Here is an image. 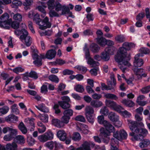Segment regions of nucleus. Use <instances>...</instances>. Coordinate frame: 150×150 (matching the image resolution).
Returning <instances> with one entry per match:
<instances>
[{
    "label": "nucleus",
    "mask_w": 150,
    "mask_h": 150,
    "mask_svg": "<svg viewBox=\"0 0 150 150\" xmlns=\"http://www.w3.org/2000/svg\"><path fill=\"white\" fill-rule=\"evenodd\" d=\"M127 122L128 125L130 129L132 131L129 133V135L134 136L135 134H137L139 132V128L138 127V124L137 122L130 120H128Z\"/></svg>",
    "instance_id": "obj_3"
},
{
    "label": "nucleus",
    "mask_w": 150,
    "mask_h": 150,
    "mask_svg": "<svg viewBox=\"0 0 150 150\" xmlns=\"http://www.w3.org/2000/svg\"><path fill=\"white\" fill-rule=\"evenodd\" d=\"M38 139L40 142H46L48 140L45 134L39 136L38 137Z\"/></svg>",
    "instance_id": "obj_53"
},
{
    "label": "nucleus",
    "mask_w": 150,
    "mask_h": 150,
    "mask_svg": "<svg viewBox=\"0 0 150 150\" xmlns=\"http://www.w3.org/2000/svg\"><path fill=\"white\" fill-rule=\"evenodd\" d=\"M75 68L81 71L83 73H85L87 70V69L86 67L82 66H76Z\"/></svg>",
    "instance_id": "obj_54"
},
{
    "label": "nucleus",
    "mask_w": 150,
    "mask_h": 150,
    "mask_svg": "<svg viewBox=\"0 0 150 150\" xmlns=\"http://www.w3.org/2000/svg\"><path fill=\"white\" fill-rule=\"evenodd\" d=\"M38 125L39 127L38 128V130L39 132L41 133L44 132L45 131L46 129L45 126L40 122H38Z\"/></svg>",
    "instance_id": "obj_30"
},
{
    "label": "nucleus",
    "mask_w": 150,
    "mask_h": 150,
    "mask_svg": "<svg viewBox=\"0 0 150 150\" xmlns=\"http://www.w3.org/2000/svg\"><path fill=\"white\" fill-rule=\"evenodd\" d=\"M52 123L53 125L58 127H63V125L61 121L57 119H53L52 120Z\"/></svg>",
    "instance_id": "obj_26"
},
{
    "label": "nucleus",
    "mask_w": 150,
    "mask_h": 150,
    "mask_svg": "<svg viewBox=\"0 0 150 150\" xmlns=\"http://www.w3.org/2000/svg\"><path fill=\"white\" fill-rule=\"evenodd\" d=\"M139 55L137 54L134 57V65L136 67H141L143 64V60L139 58Z\"/></svg>",
    "instance_id": "obj_13"
},
{
    "label": "nucleus",
    "mask_w": 150,
    "mask_h": 150,
    "mask_svg": "<svg viewBox=\"0 0 150 150\" xmlns=\"http://www.w3.org/2000/svg\"><path fill=\"white\" fill-rule=\"evenodd\" d=\"M70 119V117L64 115L62 117L61 121V122L62 123L63 127L64 126V124H67L69 122Z\"/></svg>",
    "instance_id": "obj_37"
},
{
    "label": "nucleus",
    "mask_w": 150,
    "mask_h": 150,
    "mask_svg": "<svg viewBox=\"0 0 150 150\" xmlns=\"http://www.w3.org/2000/svg\"><path fill=\"white\" fill-rule=\"evenodd\" d=\"M88 121L90 123L93 124L94 121V116L93 114L85 115Z\"/></svg>",
    "instance_id": "obj_40"
},
{
    "label": "nucleus",
    "mask_w": 150,
    "mask_h": 150,
    "mask_svg": "<svg viewBox=\"0 0 150 150\" xmlns=\"http://www.w3.org/2000/svg\"><path fill=\"white\" fill-rule=\"evenodd\" d=\"M54 0H49L47 2L48 8L49 9H54L55 8V3L54 4Z\"/></svg>",
    "instance_id": "obj_41"
},
{
    "label": "nucleus",
    "mask_w": 150,
    "mask_h": 150,
    "mask_svg": "<svg viewBox=\"0 0 150 150\" xmlns=\"http://www.w3.org/2000/svg\"><path fill=\"white\" fill-rule=\"evenodd\" d=\"M91 145L94 146L95 144L91 142H85L82 144V147L73 149L72 150H90V147Z\"/></svg>",
    "instance_id": "obj_11"
},
{
    "label": "nucleus",
    "mask_w": 150,
    "mask_h": 150,
    "mask_svg": "<svg viewBox=\"0 0 150 150\" xmlns=\"http://www.w3.org/2000/svg\"><path fill=\"white\" fill-rule=\"evenodd\" d=\"M28 74L29 77L33 78L34 79H36L38 78L37 73L34 71H31L29 73H28Z\"/></svg>",
    "instance_id": "obj_51"
},
{
    "label": "nucleus",
    "mask_w": 150,
    "mask_h": 150,
    "mask_svg": "<svg viewBox=\"0 0 150 150\" xmlns=\"http://www.w3.org/2000/svg\"><path fill=\"white\" fill-rule=\"evenodd\" d=\"M100 136L102 138H105L108 137V133L107 132L106 130L104 128L102 127L100 130Z\"/></svg>",
    "instance_id": "obj_33"
},
{
    "label": "nucleus",
    "mask_w": 150,
    "mask_h": 150,
    "mask_svg": "<svg viewBox=\"0 0 150 150\" xmlns=\"http://www.w3.org/2000/svg\"><path fill=\"white\" fill-rule=\"evenodd\" d=\"M9 110V108L6 106H4L0 108V116L6 114L8 112Z\"/></svg>",
    "instance_id": "obj_35"
},
{
    "label": "nucleus",
    "mask_w": 150,
    "mask_h": 150,
    "mask_svg": "<svg viewBox=\"0 0 150 150\" xmlns=\"http://www.w3.org/2000/svg\"><path fill=\"white\" fill-rule=\"evenodd\" d=\"M104 97L107 99H110L114 100H117L118 97L115 95L110 93H104Z\"/></svg>",
    "instance_id": "obj_32"
},
{
    "label": "nucleus",
    "mask_w": 150,
    "mask_h": 150,
    "mask_svg": "<svg viewBox=\"0 0 150 150\" xmlns=\"http://www.w3.org/2000/svg\"><path fill=\"white\" fill-rule=\"evenodd\" d=\"M105 103L108 106L110 107L114 108L116 105V103L115 102L108 100H105Z\"/></svg>",
    "instance_id": "obj_36"
},
{
    "label": "nucleus",
    "mask_w": 150,
    "mask_h": 150,
    "mask_svg": "<svg viewBox=\"0 0 150 150\" xmlns=\"http://www.w3.org/2000/svg\"><path fill=\"white\" fill-rule=\"evenodd\" d=\"M97 43L102 46H104L106 44V40L103 37L96 38Z\"/></svg>",
    "instance_id": "obj_25"
},
{
    "label": "nucleus",
    "mask_w": 150,
    "mask_h": 150,
    "mask_svg": "<svg viewBox=\"0 0 150 150\" xmlns=\"http://www.w3.org/2000/svg\"><path fill=\"white\" fill-rule=\"evenodd\" d=\"M116 84V81L114 77H113L111 78V81H108L107 85L108 86L110 90L112 92L115 91V88Z\"/></svg>",
    "instance_id": "obj_10"
},
{
    "label": "nucleus",
    "mask_w": 150,
    "mask_h": 150,
    "mask_svg": "<svg viewBox=\"0 0 150 150\" xmlns=\"http://www.w3.org/2000/svg\"><path fill=\"white\" fill-rule=\"evenodd\" d=\"M62 10V15L68 13L69 12V7L65 5L63 6Z\"/></svg>",
    "instance_id": "obj_52"
},
{
    "label": "nucleus",
    "mask_w": 150,
    "mask_h": 150,
    "mask_svg": "<svg viewBox=\"0 0 150 150\" xmlns=\"http://www.w3.org/2000/svg\"><path fill=\"white\" fill-rule=\"evenodd\" d=\"M48 140L52 139L53 137V134L51 132H47L45 133Z\"/></svg>",
    "instance_id": "obj_55"
},
{
    "label": "nucleus",
    "mask_w": 150,
    "mask_h": 150,
    "mask_svg": "<svg viewBox=\"0 0 150 150\" xmlns=\"http://www.w3.org/2000/svg\"><path fill=\"white\" fill-rule=\"evenodd\" d=\"M74 88L76 91L79 93H82L84 90L83 86L80 84L76 85L75 87Z\"/></svg>",
    "instance_id": "obj_47"
},
{
    "label": "nucleus",
    "mask_w": 150,
    "mask_h": 150,
    "mask_svg": "<svg viewBox=\"0 0 150 150\" xmlns=\"http://www.w3.org/2000/svg\"><path fill=\"white\" fill-rule=\"evenodd\" d=\"M5 120L7 122H14L18 121V117L14 115L11 114L6 117L5 118Z\"/></svg>",
    "instance_id": "obj_19"
},
{
    "label": "nucleus",
    "mask_w": 150,
    "mask_h": 150,
    "mask_svg": "<svg viewBox=\"0 0 150 150\" xmlns=\"http://www.w3.org/2000/svg\"><path fill=\"white\" fill-rule=\"evenodd\" d=\"M16 142L21 145L23 144L25 142V139L23 136L19 135L16 137Z\"/></svg>",
    "instance_id": "obj_28"
},
{
    "label": "nucleus",
    "mask_w": 150,
    "mask_h": 150,
    "mask_svg": "<svg viewBox=\"0 0 150 150\" xmlns=\"http://www.w3.org/2000/svg\"><path fill=\"white\" fill-rule=\"evenodd\" d=\"M18 129L20 130L22 133L25 134L27 132L26 127L22 122H21L19 124L18 126Z\"/></svg>",
    "instance_id": "obj_29"
},
{
    "label": "nucleus",
    "mask_w": 150,
    "mask_h": 150,
    "mask_svg": "<svg viewBox=\"0 0 150 150\" xmlns=\"http://www.w3.org/2000/svg\"><path fill=\"white\" fill-rule=\"evenodd\" d=\"M75 120L81 122H84L86 121V120L84 117L82 115H79L76 117Z\"/></svg>",
    "instance_id": "obj_62"
},
{
    "label": "nucleus",
    "mask_w": 150,
    "mask_h": 150,
    "mask_svg": "<svg viewBox=\"0 0 150 150\" xmlns=\"http://www.w3.org/2000/svg\"><path fill=\"white\" fill-rule=\"evenodd\" d=\"M141 91L143 94L146 93L150 91V86H148L143 88Z\"/></svg>",
    "instance_id": "obj_60"
},
{
    "label": "nucleus",
    "mask_w": 150,
    "mask_h": 150,
    "mask_svg": "<svg viewBox=\"0 0 150 150\" xmlns=\"http://www.w3.org/2000/svg\"><path fill=\"white\" fill-rule=\"evenodd\" d=\"M19 22L14 21L12 23L11 26L12 28L14 29H17L19 28Z\"/></svg>",
    "instance_id": "obj_59"
},
{
    "label": "nucleus",
    "mask_w": 150,
    "mask_h": 150,
    "mask_svg": "<svg viewBox=\"0 0 150 150\" xmlns=\"http://www.w3.org/2000/svg\"><path fill=\"white\" fill-rule=\"evenodd\" d=\"M34 119L32 118L31 119L28 118L25 120V121L27 123V126L31 131L34 130L35 128V125L34 122Z\"/></svg>",
    "instance_id": "obj_15"
},
{
    "label": "nucleus",
    "mask_w": 150,
    "mask_h": 150,
    "mask_svg": "<svg viewBox=\"0 0 150 150\" xmlns=\"http://www.w3.org/2000/svg\"><path fill=\"white\" fill-rule=\"evenodd\" d=\"M108 117L111 121L113 122H115V124L117 123H118V125H115L117 127H120L122 125L121 122L118 121L119 116L116 115L115 113L112 112H110L108 115Z\"/></svg>",
    "instance_id": "obj_8"
},
{
    "label": "nucleus",
    "mask_w": 150,
    "mask_h": 150,
    "mask_svg": "<svg viewBox=\"0 0 150 150\" xmlns=\"http://www.w3.org/2000/svg\"><path fill=\"white\" fill-rule=\"evenodd\" d=\"M22 4V2L19 0H14L12 1L11 6L12 8H16L18 6H21Z\"/></svg>",
    "instance_id": "obj_42"
},
{
    "label": "nucleus",
    "mask_w": 150,
    "mask_h": 150,
    "mask_svg": "<svg viewBox=\"0 0 150 150\" xmlns=\"http://www.w3.org/2000/svg\"><path fill=\"white\" fill-rule=\"evenodd\" d=\"M17 134V130H13L9 134L5 135L4 137V139L6 141H10L14 138Z\"/></svg>",
    "instance_id": "obj_9"
},
{
    "label": "nucleus",
    "mask_w": 150,
    "mask_h": 150,
    "mask_svg": "<svg viewBox=\"0 0 150 150\" xmlns=\"http://www.w3.org/2000/svg\"><path fill=\"white\" fill-rule=\"evenodd\" d=\"M59 104H55L53 107L55 114H58L61 112L59 108Z\"/></svg>",
    "instance_id": "obj_57"
},
{
    "label": "nucleus",
    "mask_w": 150,
    "mask_h": 150,
    "mask_svg": "<svg viewBox=\"0 0 150 150\" xmlns=\"http://www.w3.org/2000/svg\"><path fill=\"white\" fill-rule=\"evenodd\" d=\"M73 111L71 109H68L64 110L63 112L64 115L70 117L73 115Z\"/></svg>",
    "instance_id": "obj_46"
},
{
    "label": "nucleus",
    "mask_w": 150,
    "mask_h": 150,
    "mask_svg": "<svg viewBox=\"0 0 150 150\" xmlns=\"http://www.w3.org/2000/svg\"><path fill=\"white\" fill-rule=\"evenodd\" d=\"M120 140L126 139L127 134L126 132L123 130H122L119 132Z\"/></svg>",
    "instance_id": "obj_34"
},
{
    "label": "nucleus",
    "mask_w": 150,
    "mask_h": 150,
    "mask_svg": "<svg viewBox=\"0 0 150 150\" xmlns=\"http://www.w3.org/2000/svg\"><path fill=\"white\" fill-rule=\"evenodd\" d=\"M139 132L137 134H135L134 138L136 140H141L143 138V137L146 136L148 134L147 130L145 129L142 128L139 129Z\"/></svg>",
    "instance_id": "obj_7"
},
{
    "label": "nucleus",
    "mask_w": 150,
    "mask_h": 150,
    "mask_svg": "<svg viewBox=\"0 0 150 150\" xmlns=\"http://www.w3.org/2000/svg\"><path fill=\"white\" fill-rule=\"evenodd\" d=\"M63 6H62L59 2H57L55 3V10L57 11H58L62 10Z\"/></svg>",
    "instance_id": "obj_61"
},
{
    "label": "nucleus",
    "mask_w": 150,
    "mask_h": 150,
    "mask_svg": "<svg viewBox=\"0 0 150 150\" xmlns=\"http://www.w3.org/2000/svg\"><path fill=\"white\" fill-rule=\"evenodd\" d=\"M56 54V51L54 50H48L46 54V58L51 59L55 57Z\"/></svg>",
    "instance_id": "obj_17"
},
{
    "label": "nucleus",
    "mask_w": 150,
    "mask_h": 150,
    "mask_svg": "<svg viewBox=\"0 0 150 150\" xmlns=\"http://www.w3.org/2000/svg\"><path fill=\"white\" fill-rule=\"evenodd\" d=\"M57 135L58 137L61 140L64 141L67 139V134L64 130L59 131L57 133Z\"/></svg>",
    "instance_id": "obj_18"
},
{
    "label": "nucleus",
    "mask_w": 150,
    "mask_h": 150,
    "mask_svg": "<svg viewBox=\"0 0 150 150\" xmlns=\"http://www.w3.org/2000/svg\"><path fill=\"white\" fill-rule=\"evenodd\" d=\"M132 69L138 79L142 77H145L146 76V74L144 73L143 69H142L135 68Z\"/></svg>",
    "instance_id": "obj_12"
},
{
    "label": "nucleus",
    "mask_w": 150,
    "mask_h": 150,
    "mask_svg": "<svg viewBox=\"0 0 150 150\" xmlns=\"http://www.w3.org/2000/svg\"><path fill=\"white\" fill-rule=\"evenodd\" d=\"M145 13L144 12L139 13L136 17V19L137 21H142V20L145 17Z\"/></svg>",
    "instance_id": "obj_58"
},
{
    "label": "nucleus",
    "mask_w": 150,
    "mask_h": 150,
    "mask_svg": "<svg viewBox=\"0 0 150 150\" xmlns=\"http://www.w3.org/2000/svg\"><path fill=\"white\" fill-rule=\"evenodd\" d=\"M85 115L93 114L94 112L93 108L90 106H86L85 109Z\"/></svg>",
    "instance_id": "obj_31"
},
{
    "label": "nucleus",
    "mask_w": 150,
    "mask_h": 150,
    "mask_svg": "<svg viewBox=\"0 0 150 150\" xmlns=\"http://www.w3.org/2000/svg\"><path fill=\"white\" fill-rule=\"evenodd\" d=\"M119 140L115 139L114 138H112L111 139L110 144L111 147H116V145H118L119 142Z\"/></svg>",
    "instance_id": "obj_50"
},
{
    "label": "nucleus",
    "mask_w": 150,
    "mask_h": 150,
    "mask_svg": "<svg viewBox=\"0 0 150 150\" xmlns=\"http://www.w3.org/2000/svg\"><path fill=\"white\" fill-rule=\"evenodd\" d=\"M121 103L126 107H132L135 105L134 103L132 101L128 99H123Z\"/></svg>",
    "instance_id": "obj_16"
},
{
    "label": "nucleus",
    "mask_w": 150,
    "mask_h": 150,
    "mask_svg": "<svg viewBox=\"0 0 150 150\" xmlns=\"http://www.w3.org/2000/svg\"><path fill=\"white\" fill-rule=\"evenodd\" d=\"M101 59L105 61H108L110 58V55L105 51L102 52L101 54Z\"/></svg>",
    "instance_id": "obj_27"
},
{
    "label": "nucleus",
    "mask_w": 150,
    "mask_h": 150,
    "mask_svg": "<svg viewBox=\"0 0 150 150\" xmlns=\"http://www.w3.org/2000/svg\"><path fill=\"white\" fill-rule=\"evenodd\" d=\"M16 106V104H14L11 106V108L12 110V112L14 114H19V111L17 108Z\"/></svg>",
    "instance_id": "obj_49"
},
{
    "label": "nucleus",
    "mask_w": 150,
    "mask_h": 150,
    "mask_svg": "<svg viewBox=\"0 0 150 150\" xmlns=\"http://www.w3.org/2000/svg\"><path fill=\"white\" fill-rule=\"evenodd\" d=\"M81 138L80 134L77 132H75L74 133L72 137V139L74 140L77 141L79 140Z\"/></svg>",
    "instance_id": "obj_45"
},
{
    "label": "nucleus",
    "mask_w": 150,
    "mask_h": 150,
    "mask_svg": "<svg viewBox=\"0 0 150 150\" xmlns=\"http://www.w3.org/2000/svg\"><path fill=\"white\" fill-rule=\"evenodd\" d=\"M134 46L135 45L133 43L125 42L123 44L122 47L119 49L117 54L115 56V61L118 63V66L124 73L127 68L126 66H130L128 62L130 58L129 56H127V51Z\"/></svg>",
    "instance_id": "obj_1"
},
{
    "label": "nucleus",
    "mask_w": 150,
    "mask_h": 150,
    "mask_svg": "<svg viewBox=\"0 0 150 150\" xmlns=\"http://www.w3.org/2000/svg\"><path fill=\"white\" fill-rule=\"evenodd\" d=\"M103 125L105 128L106 130L109 132H112L115 131L114 127L110 122L105 121Z\"/></svg>",
    "instance_id": "obj_14"
},
{
    "label": "nucleus",
    "mask_w": 150,
    "mask_h": 150,
    "mask_svg": "<svg viewBox=\"0 0 150 150\" xmlns=\"http://www.w3.org/2000/svg\"><path fill=\"white\" fill-rule=\"evenodd\" d=\"M48 78L50 81L57 83L59 82V79L55 75H52L49 76Z\"/></svg>",
    "instance_id": "obj_48"
},
{
    "label": "nucleus",
    "mask_w": 150,
    "mask_h": 150,
    "mask_svg": "<svg viewBox=\"0 0 150 150\" xmlns=\"http://www.w3.org/2000/svg\"><path fill=\"white\" fill-rule=\"evenodd\" d=\"M90 49L93 52L98 53L100 50V47L98 45L95 43H92L90 46Z\"/></svg>",
    "instance_id": "obj_23"
},
{
    "label": "nucleus",
    "mask_w": 150,
    "mask_h": 150,
    "mask_svg": "<svg viewBox=\"0 0 150 150\" xmlns=\"http://www.w3.org/2000/svg\"><path fill=\"white\" fill-rule=\"evenodd\" d=\"M58 103L59 105L63 109H69L71 107V105L69 103L59 101Z\"/></svg>",
    "instance_id": "obj_24"
},
{
    "label": "nucleus",
    "mask_w": 150,
    "mask_h": 150,
    "mask_svg": "<svg viewBox=\"0 0 150 150\" xmlns=\"http://www.w3.org/2000/svg\"><path fill=\"white\" fill-rule=\"evenodd\" d=\"M23 34L21 35L20 39L25 40L26 45L29 47L30 46L31 43V38L28 35V33L25 30H22Z\"/></svg>",
    "instance_id": "obj_5"
},
{
    "label": "nucleus",
    "mask_w": 150,
    "mask_h": 150,
    "mask_svg": "<svg viewBox=\"0 0 150 150\" xmlns=\"http://www.w3.org/2000/svg\"><path fill=\"white\" fill-rule=\"evenodd\" d=\"M45 144L46 146L50 149H52L54 148V143L52 141L47 142Z\"/></svg>",
    "instance_id": "obj_64"
},
{
    "label": "nucleus",
    "mask_w": 150,
    "mask_h": 150,
    "mask_svg": "<svg viewBox=\"0 0 150 150\" xmlns=\"http://www.w3.org/2000/svg\"><path fill=\"white\" fill-rule=\"evenodd\" d=\"M9 16L7 13H5L0 17V26L6 29L10 28L12 19H9Z\"/></svg>",
    "instance_id": "obj_2"
},
{
    "label": "nucleus",
    "mask_w": 150,
    "mask_h": 150,
    "mask_svg": "<svg viewBox=\"0 0 150 150\" xmlns=\"http://www.w3.org/2000/svg\"><path fill=\"white\" fill-rule=\"evenodd\" d=\"M39 26L40 29L43 30L50 28L51 23L49 22L48 18L46 17L43 20H42Z\"/></svg>",
    "instance_id": "obj_6"
},
{
    "label": "nucleus",
    "mask_w": 150,
    "mask_h": 150,
    "mask_svg": "<svg viewBox=\"0 0 150 150\" xmlns=\"http://www.w3.org/2000/svg\"><path fill=\"white\" fill-rule=\"evenodd\" d=\"M13 19L19 22L22 21V17L20 14L17 13L14 15L13 16Z\"/></svg>",
    "instance_id": "obj_44"
},
{
    "label": "nucleus",
    "mask_w": 150,
    "mask_h": 150,
    "mask_svg": "<svg viewBox=\"0 0 150 150\" xmlns=\"http://www.w3.org/2000/svg\"><path fill=\"white\" fill-rule=\"evenodd\" d=\"M115 48L113 47H109L105 49V51L110 55L114 54V52L115 51Z\"/></svg>",
    "instance_id": "obj_43"
},
{
    "label": "nucleus",
    "mask_w": 150,
    "mask_h": 150,
    "mask_svg": "<svg viewBox=\"0 0 150 150\" xmlns=\"http://www.w3.org/2000/svg\"><path fill=\"white\" fill-rule=\"evenodd\" d=\"M42 59H41L39 58L35 60L33 62L36 66L40 67L42 65Z\"/></svg>",
    "instance_id": "obj_63"
},
{
    "label": "nucleus",
    "mask_w": 150,
    "mask_h": 150,
    "mask_svg": "<svg viewBox=\"0 0 150 150\" xmlns=\"http://www.w3.org/2000/svg\"><path fill=\"white\" fill-rule=\"evenodd\" d=\"M6 150H18V146L15 142L8 143L6 145Z\"/></svg>",
    "instance_id": "obj_22"
},
{
    "label": "nucleus",
    "mask_w": 150,
    "mask_h": 150,
    "mask_svg": "<svg viewBox=\"0 0 150 150\" xmlns=\"http://www.w3.org/2000/svg\"><path fill=\"white\" fill-rule=\"evenodd\" d=\"M85 52V58L87 59V63L90 65H92L93 67L98 66L99 65V63L94 60L90 56V54L88 48L87 47L86 45L85 46L83 49Z\"/></svg>",
    "instance_id": "obj_4"
},
{
    "label": "nucleus",
    "mask_w": 150,
    "mask_h": 150,
    "mask_svg": "<svg viewBox=\"0 0 150 150\" xmlns=\"http://www.w3.org/2000/svg\"><path fill=\"white\" fill-rule=\"evenodd\" d=\"M141 140V142L139 144V146L141 148L147 147L150 144V141L149 139H144Z\"/></svg>",
    "instance_id": "obj_20"
},
{
    "label": "nucleus",
    "mask_w": 150,
    "mask_h": 150,
    "mask_svg": "<svg viewBox=\"0 0 150 150\" xmlns=\"http://www.w3.org/2000/svg\"><path fill=\"white\" fill-rule=\"evenodd\" d=\"M35 107L38 109L44 112L47 113L49 111L48 108L43 103L40 104L38 106L35 105Z\"/></svg>",
    "instance_id": "obj_21"
},
{
    "label": "nucleus",
    "mask_w": 150,
    "mask_h": 150,
    "mask_svg": "<svg viewBox=\"0 0 150 150\" xmlns=\"http://www.w3.org/2000/svg\"><path fill=\"white\" fill-rule=\"evenodd\" d=\"M33 21L39 25L42 20L40 18L39 15L38 13H36L34 15Z\"/></svg>",
    "instance_id": "obj_38"
},
{
    "label": "nucleus",
    "mask_w": 150,
    "mask_h": 150,
    "mask_svg": "<svg viewBox=\"0 0 150 150\" xmlns=\"http://www.w3.org/2000/svg\"><path fill=\"white\" fill-rule=\"evenodd\" d=\"M100 112L104 116H107L109 113V110L106 107L104 106L101 108Z\"/></svg>",
    "instance_id": "obj_39"
},
{
    "label": "nucleus",
    "mask_w": 150,
    "mask_h": 150,
    "mask_svg": "<svg viewBox=\"0 0 150 150\" xmlns=\"http://www.w3.org/2000/svg\"><path fill=\"white\" fill-rule=\"evenodd\" d=\"M139 51L142 54H147L150 53V50L147 48H142L140 49Z\"/></svg>",
    "instance_id": "obj_56"
}]
</instances>
